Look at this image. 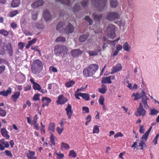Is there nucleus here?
<instances>
[{"label": "nucleus", "mask_w": 159, "mask_h": 159, "mask_svg": "<svg viewBox=\"0 0 159 159\" xmlns=\"http://www.w3.org/2000/svg\"><path fill=\"white\" fill-rule=\"evenodd\" d=\"M119 17V15L117 13L110 12L107 14L106 19L109 20H113L118 18Z\"/></svg>", "instance_id": "nucleus-7"}, {"label": "nucleus", "mask_w": 159, "mask_h": 159, "mask_svg": "<svg viewBox=\"0 0 159 159\" xmlns=\"http://www.w3.org/2000/svg\"><path fill=\"white\" fill-rule=\"evenodd\" d=\"M107 36L110 38L114 39L116 36L115 33V27L112 25H109L107 26Z\"/></svg>", "instance_id": "nucleus-5"}, {"label": "nucleus", "mask_w": 159, "mask_h": 159, "mask_svg": "<svg viewBox=\"0 0 159 159\" xmlns=\"http://www.w3.org/2000/svg\"><path fill=\"white\" fill-rule=\"evenodd\" d=\"M0 34H1L4 36H7L8 34V32L6 30L2 29L0 30Z\"/></svg>", "instance_id": "nucleus-50"}, {"label": "nucleus", "mask_w": 159, "mask_h": 159, "mask_svg": "<svg viewBox=\"0 0 159 159\" xmlns=\"http://www.w3.org/2000/svg\"><path fill=\"white\" fill-rule=\"evenodd\" d=\"M88 35L87 34L81 35L79 38L80 41L81 42H84L85 41L88 37Z\"/></svg>", "instance_id": "nucleus-42"}, {"label": "nucleus", "mask_w": 159, "mask_h": 159, "mask_svg": "<svg viewBox=\"0 0 159 159\" xmlns=\"http://www.w3.org/2000/svg\"><path fill=\"white\" fill-rule=\"evenodd\" d=\"M5 152L6 155L7 156L11 158H12L13 157V155L10 151L6 150L5 151Z\"/></svg>", "instance_id": "nucleus-59"}, {"label": "nucleus", "mask_w": 159, "mask_h": 159, "mask_svg": "<svg viewBox=\"0 0 159 159\" xmlns=\"http://www.w3.org/2000/svg\"><path fill=\"white\" fill-rule=\"evenodd\" d=\"M131 96L132 97H134V100L135 101L137 100L140 98V96L139 94L137 93H133L132 94Z\"/></svg>", "instance_id": "nucleus-43"}, {"label": "nucleus", "mask_w": 159, "mask_h": 159, "mask_svg": "<svg viewBox=\"0 0 159 159\" xmlns=\"http://www.w3.org/2000/svg\"><path fill=\"white\" fill-rule=\"evenodd\" d=\"M6 115V112L5 108L0 107V116L4 117Z\"/></svg>", "instance_id": "nucleus-39"}, {"label": "nucleus", "mask_w": 159, "mask_h": 159, "mask_svg": "<svg viewBox=\"0 0 159 159\" xmlns=\"http://www.w3.org/2000/svg\"><path fill=\"white\" fill-rule=\"evenodd\" d=\"M6 66L4 65L0 66V75L4 72L5 70Z\"/></svg>", "instance_id": "nucleus-57"}, {"label": "nucleus", "mask_w": 159, "mask_h": 159, "mask_svg": "<svg viewBox=\"0 0 159 159\" xmlns=\"http://www.w3.org/2000/svg\"><path fill=\"white\" fill-rule=\"evenodd\" d=\"M38 12L36 11H34L31 12L32 19L34 20H36L37 19Z\"/></svg>", "instance_id": "nucleus-33"}, {"label": "nucleus", "mask_w": 159, "mask_h": 159, "mask_svg": "<svg viewBox=\"0 0 159 159\" xmlns=\"http://www.w3.org/2000/svg\"><path fill=\"white\" fill-rule=\"evenodd\" d=\"M43 66V63L40 60H35L33 61L31 66V70L32 72L34 74L39 73L42 70Z\"/></svg>", "instance_id": "nucleus-2"}, {"label": "nucleus", "mask_w": 159, "mask_h": 159, "mask_svg": "<svg viewBox=\"0 0 159 159\" xmlns=\"http://www.w3.org/2000/svg\"><path fill=\"white\" fill-rule=\"evenodd\" d=\"M8 62L4 58H0V65L6 64L8 65Z\"/></svg>", "instance_id": "nucleus-53"}, {"label": "nucleus", "mask_w": 159, "mask_h": 159, "mask_svg": "<svg viewBox=\"0 0 159 159\" xmlns=\"http://www.w3.org/2000/svg\"><path fill=\"white\" fill-rule=\"evenodd\" d=\"M35 152L33 151H29L27 154V156L28 159H36V157L34 156Z\"/></svg>", "instance_id": "nucleus-27"}, {"label": "nucleus", "mask_w": 159, "mask_h": 159, "mask_svg": "<svg viewBox=\"0 0 159 159\" xmlns=\"http://www.w3.org/2000/svg\"><path fill=\"white\" fill-rule=\"evenodd\" d=\"M83 53V52L79 49H74L71 51L70 53L72 56L77 57L81 55Z\"/></svg>", "instance_id": "nucleus-17"}, {"label": "nucleus", "mask_w": 159, "mask_h": 159, "mask_svg": "<svg viewBox=\"0 0 159 159\" xmlns=\"http://www.w3.org/2000/svg\"><path fill=\"white\" fill-rule=\"evenodd\" d=\"M101 51V46L100 45H97L95 51L88 50L87 52L91 56H97L98 52Z\"/></svg>", "instance_id": "nucleus-8"}, {"label": "nucleus", "mask_w": 159, "mask_h": 159, "mask_svg": "<svg viewBox=\"0 0 159 159\" xmlns=\"http://www.w3.org/2000/svg\"><path fill=\"white\" fill-rule=\"evenodd\" d=\"M107 0H94L92 3L97 7L98 10L102 11L106 5Z\"/></svg>", "instance_id": "nucleus-4"}, {"label": "nucleus", "mask_w": 159, "mask_h": 159, "mask_svg": "<svg viewBox=\"0 0 159 159\" xmlns=\"http://www.w3.org/2000/svg\"><path fill=\"white\" fill-rule=\"evenodd\" d=\"M55 126V125L54 123H50L49 127V130L52 132H54Z\"/></svg>", "instance_id": "nucleus-37"}, {"label": "nucleus", "mask_w": 159, "mask_h": 159, "mask_svg": "<svg viewBox=\"0 0 159 159\" xmlns=\"http://www.w3.org/2000/svg\"><path fill=\"white\" fill-rule=\"evenodd\" d=\"M94 30L96 33H98L101 32L102 29H100L99 27L97 26V27H95L94 29Z\"/></svg>", "instance_id": "nucleus-56"}, {"label": "nucleus", "mask_w": 159, "mask_h": 159, "mask_svg": "<svg viewBox=\"0 0 159 159\" xmlns=\"http://www.w3.org/2000/svg\"><path fill=\"white\" fill-rule=\"evenodd\" d=\"M54 138V136L53 134H51L50 137V142L53 145L55 144Z\"/></svg>", "instance_id": "nucleus-55"}, {"label": "nucleus", "mask_w": 159, "mask_h": 159, "mask_svg": "<svg viewBox=\"0 0 159 159\" xmlns=\"http://www.w3.org/2000/svg\"><path fill=\"white\" fill-rule=\"evenodd\" d=\"M123 48L125 51L129 52L131 48V47L127 42H126L123 44Z\"/></svg>", "instance_id": "nucleus-34"}, {"label": "nucleus", "mask_w": 159, "mask_h": 159, "mask_svg": "<svg viewBox=\"0 0 159 159\" xmlns=\"http://www.w3.org/2000/svg\"><path fill=\"white\" fill-rule=\"evenodd\" d=\"M18 46L20 49L22 50L24 47V45L23 43L19 42L18 44Z\"/></svg>", "instance_id": "nucleus-63"}, {"label": "nucleus", "mask_w": 159, "mask_h": 159, "mask_svg": "<svg viewBox=\"0 0 159 159\" xmlns=\"http://www.w3.org/2000/svg\"><path fill=\"white\" fill-rule=\"evenodd\" d=\"M65 110L66 112L68 118L70 119L73 113V111L72 110L71 107L69 104H68L67 107L65 109Z\"/></svg>", "instance_id": "nucleus-14"}, {"label": "nucleus", "mask_w": 159, "mask_h": 159, "mask_svg": "<svg viewBox=\"0 0 159 159\" xmlns=\"http://www.w3.org/2000/svg\"><path fill=\"white\" fill-rule=\"evenodd\" d=\"M6 50L9 56H11L13 54V50L11 44H10L7 47Z\"/></svg>", "instance_id": "nucleus-22"}, {"label": "nucleus", "mask_w": 159, "mask_h": 159, "mask_svg": "<svg viewBox=\"0 0 159 159\" xmlns=\"http://www.w3.org/2000/svg\"><path fill=\"white\" fill-rule=\"evenodd\" d=\"M20 93L19 92H16L14 93V94L11 96V98L12 100L15 102L19 98L20 95Z\"/></svg>", "instance_id": "nucleus-24"}, {"label": "nucleus", "mask_w": 159, "mask_h": 159, "mask_svg": "<svg viewBox=\"0 0 159 159\" xmlns=\"http://www.w3.org/2000/svg\"><path fill=\"white\" fill-rule=\"evenodd\" d=\"M61 150L64 149L68 150L70 148V146L68 144L62 142L61 144Z\"/></svg>", "instance_id": "nucleus-36"}, {"label": "nucleus", "mask_w": 159, "mask_h": 159, "mask_svg": "<svg viewBox=\"0 0 159 159\" xmlns=\"http://www.w3.org/2000/svg\"><path fill=\"white\" fill-rule=\"evenodd\" d=\"M63 130V128H61L59 127H57V131L58 134H61Z\"/></svg>", "instance_id": "nucleus-61"}, {"label": "nucleus", "mask_w": 159, "mask_h": 159, "mask_svg": "<svg viewBox=\"0 0 159 159\" xmlns=\"http://www.w3.org/2000/svg\"><path fill=\"white\" fill-rule=\"evenodd\" d=\"M0 49V55H5L6 52L4 47L2 45Z\"/></svg>", "instance_id": "nucleus-52"}, {"label": "nucleus", "mask_w": 159, "mask_h": 159, "mask_svg": "<svg viewBox=\"0 0 159 159\" xmlns=\"http://www.w3.org/2000/svg\"><path fill=\"white\" fill-rule=\"evenodd\" d=\"M123 136V135L120 132H119L114 135V137L115 138H116L118 137H121Z\"/></svg>", "instance_id": "nucleus-62"}, {"label": "nucleus", "mask_w": 159, "mask_h": 159, "mask_svg": "<svg viewBox=\"0 0 159 159\" xmlns=\"http://www.w3.org/2000/svg\"><path fill=\"white\" fill-rule=\"evenodd\" d=\"M69 156L74 158H75L76 157V154L74 152V150H72L70 151L69 154Z\"/></svg>", "instance_id": "nucleus-49"}, {"label": "nucleus", "mask_w": 159, "mask_h": 159, "mask_svg": "<svg viewBox=\"0 0 159 159\" xmlns=\"http://www.w3.org/2000/svg\"><path fill=\"white\" fill-rule=\"evenodd\" d=\"M111 76H109L107 77L103 78L102 80V83L104 84H111L112 82L111 81Z\"/></svg>", "instance_id": "nucleus-26"}, {"label": "nucleus", "mask_w": 159, "mask_h": 159, "mask_svg": "<svg viewBox=\"0 0 159 159\" xmlns=\"http://www.w3.org/2000/svg\"><path fill=\"white\" fill-rule=\"evenodd\" d=\"M107 87L106 85H102L101 88L98 89V91L99 92L101 93L104 94L106 93L107 89Z\"/></svg>", "instance_id": "nucleus-35"}, {"label": "nucleus", "mask_w": 159, "mask_h": 159, "mask_svg": "<svg viewBox=\"0 0 159 159\" xmlns=\"http://www.w3.org/2000/svg\"><path fill=\"white\" fill-rule=\"evenodd\" d=\"M118 4L117 0H110V5L112 8H115Z\"/></svg>", "instance_id": "nucleus-29"}, {"label": "nucleus", "mask_w": 159, "mask_h": 159, "mask_svg": "<svg viewBox=\"0 0 159 159\" xmlns=\"http://www.w3.org/2000/svg\"><path fill=\"white\" fill-rule=\"evenodd\" d=\"M42 101L43 103L42 107H44L45 106H48L49 104L51 102V99L47 97H43L42 98Z\"/></svg>", "instance_id": "nucleus-15"}, {"label": "nucleus", "mask_w": 159, "mask_h": 159, "mask_svg": "<svg viewBox=\"0 0 159 159\" xmlns=\"http://www.w3.org/2000/svg\"><path fill=\"white\" fill-rule=\"evenodd\" d=\"M12 92V89L10 87L6 91L3 90L0 91V95L4 97H7L9 94H10Z\"/></svg>", "instance_id": "nucleus-20"}, {"label": "nucleus", "mask_w": 159, "mask_h": 159, "mask_svg": "<svg viewBox=\"0 0 159 159\" xmlns=\"http://www.w3.org/2000/svg\"><path fill=\"white\" fill-rule=\"evenodd\" d=\"M98 65L97 64H92L84 69L83 70L84 75L86 77L92 76L98 70Z\"/></svg>", "instance_id": "nucleus-1"}, {"label": "nucleus", "mask_w": 159, "mask_h": 159, "mask_svg": "<svg viewBox=\"0 0 159 159\" xmlns=\"http://www.w3.org/2000/svg\"><path fill=\"white\" fill-rule=\"evenodd\" d=\"M31 86L30 84H29L27 85L24 88V90L25 91H27L30 90L31 89Z\"/></svg>", "instance_id": "nucleus-58"}, {"label": "nucleus", "mask_w": 159, "mask_h": 159, "mask_svg": "<svg viewBox=\"0 0 159 159\" xmlns=\"http://www.w3.org/2000/svg\"><path fill=\"white\" fill-rule=\"evenodd\" d=\"M68 101L67 99L63 95H60L57 98L56 102L58 105H62L65 104Z\"/></svg>", "instance_id": "nucleus-9"}, {"label": "nucleus", "mask_w": 159, "mask_h": 159, "mask_svg": "<svg viewBox=\"0 0 159 159\" xmlns=\"http://www.w3.org/2000/svg\"><path fill=\"white\" fill-rule=\"evenodd\" d=\"M65 25V23L64 22H61L57 25L56 30L59 32H61L63 31V26Z\"/></svg>", "instance_id": "nucleus-21"}, {"label": "nucleus", "mask_w": 159, "mask_h": 159, "mask_svg": "<svg viewBox=\"0 0 159 159\" xmlns=\"http://www.w3.org/2000/svg\"><path fill=\"white\" fill-rule=\"evenodd\" d=\"M57 2H60L62 3L69 6L70 4V0H56Z\"/></svg>", "instance_id": "nucleus-41"}, {"label": "nucleus", "mask_w": 159, "mask_h": 159, "mask_svg": "<svg viewBox=\"0 0 159 159\" xmlns=\"http://www.w3.org/2000/svg\"><path fill=\"white\" fill-rule=\"evenodd\" d=\"M34 25H35V27L38 29H43L44 28V25L41 21H39L36 24H33V28L34 29Z\"/></svg>", "instance_id": "nucleus-25"}, {"label": "nucleus", "mask_w": 159, "mask_h": 159, "mask_svg": "<svg viewBox=\"0 0 159 159\" xmlns=\"http://www.w3.org/2000/svg\"><path fill=\"white\" fill-rule=\"evenodd\" d=\"M104 98L103 96H101L100 97L98 100V102L99 104L101 105H103L104 104Z\"/></svg>", "instance_id": "nucleus-48"}, {"label": "nucleus", "mask_w": 159, "mask_h": 159, "mask_svg": "<svg viewBox=\"0 0 159 159\" xmlns=\"http://www.w3.org/2000/svg\"><path fill=\"white\" fill-rule=\"evenodd\" d=\"M159 112V111H157L155 109H151L150 112L149 114L151 115H156Z\"/></svg>", "instance_id": "nucleus-47"}, {"label": "nucleus", "mask_w": 159, "mask_h": 159, "mask_svg": "<svg viewBox=\"0 0 159 159\" xmlns=\"http://www.w3.org/2000/svg\"><path fill=\"white\" fill-rule=\"evenodd\" d=\"M9 145L8 143L5 141L4 139L0 140V150L2 151L5 149V148H8Z\"/></svg>", "instance_id": "nucleus-10"}, {"label": "nucleus", "mask_w": 159, "mask_h": 159, "mask_svg": "<svg viewBox=\"0 0 159 159\" xmlns=\"http://www.w3.org/2000/svg\"><path fill=\"white\" fill-rule=\"evenodd\" d=\"M148 99L147 97H145L143 99L142 102L144 104V107L145 108H148L149 107L148 105L147 100Z\"/></svg>", "instance_id": "nucleus-40"}, {"label": "nucleus", "mask_w": 159, "mask_h": 159, "mask_svg": "<svg viewBox=\"0 0 159 159\" xmlns=\"http://www.w3.org/2000/svg\"><path fill=\"white\" fill-rule=\"evenodd\" d=\"M49 70L50 71H52L54 72H56L57 71V69L55 67L52 66L50 67H49Z\"/></svg>", "instance_id": "nucleus-60"}, {"label": "nucleus", "mask_w": 159, "mask_h": 159, "mask_svg": "<svg viewBox=\"0 0 159 159\" xmlns=\"http://www.w3.org/2000/svg\"><path fill=\"white\" fill-rule=\"evenodd\" d=\"M85 19L89 23V25L92 24L93 23V20L89 16H86L85 17Z\"/></svg>", "instance_id": "nucleus-54"}, {"label": "nucleus", "mask_w": 159, "mask_h": 159, "mask_svg": "<svg viewBox=\"0 0 159 159\" xmlns=\"http://www.w3.org/2000/svg\"><path fill=\"white\" fill-rule=\"evenodd\" d=\"M99 126L98 125H95L93 127V133L98 134L99 132Z\"/></svg>", "instance_id": "nucleus-46"}, {"label": "nucleus", "mask_w": 159, "mask_h": 159, "mask_svg": "<svg viewBox=\"0 0 159 159\" xmlns=\"http://www.w3.org/2000/svg\"><path fill=\"white\" fill-rule=\"evenodd\" d=\"M10 26L13 30L15 29L17 27V24L15 22L11 23L10 24Z\"/></svg>", "instance_id": "nucleus-64"}, {"label": "nucleus", "mask_w": 159, "mask_h": 159, "mask_svg": "<svg viewBox=\"0 0 159 159\" xmlns=\"http://www.w3.org/2000/svg\"><path fill=\"white\" fill-rule=\"evenodd\" d=\"M36 41L37 39L35 38H34L32 40L29 41L27 45L26 46V48L27 49L29 48L30 46L36 43Z\"/></svg>", "instance_id": "nucleus-32"}, {"label": "nucleus", "mask_w": 159, "mask_h": 159, "mask_svg": "<svg viewBox=\"0 0 159 159\" xmlns=\"http://www.w3.org/2000/svg\"><path fill=\"white\" fill-rule=\"evenodd\" d=\"M68 51L67 47L64 45H57L54 48L55 54L57 56H61L62 54L63 55L66 54Z\"/></svg>", "instance_id": "nucleus-3"}, {"label": "nucleus", "mask_w": 159, "mask_h": 159, "mask_svg": "<svg viewBox=\"0 0 159 159\" xmlns=\"http://www.w3.org/2000/svg\"><path fill=\"white\" fill-rule=\"evenodd\" d=\"M145 113L146 111L143 108L142 103H140L139 107L137 108V111L135 113V115L137 116H144Z\"/></svg>", "instance_id": "nucleus-6"}, {"label": "nucleus", "mask_w": 159, "mask_h": 159, "mask_svg": "<svg viewBox=\"0 0 159 159\" xmlns=\"http://www.w3.org/2000/svg\"><path fill=\"white\" fill-rule=\"evenodd\" d=\"M74 31V28L72 25L70 24H69L64 30L65 33L67 34H69L73 32Z\"/></svg>", "instance_id": "nucleus-16"}, {"label": "nucleus", "mask_w": 159, "mask_h": 159, "mask_svg": "<svg viewBox=\"0 0 159 159\" xmlns=\"http://www.w3.org/2000/svg\"><path fill=\"white\" fill-rule=\"evenodd\" d=\"M75 83L74 81L70 80L69 81L66 82L65 86L66 87L69 88L73 86Z\"/></svg>", "instance_id": "nucleus-28"}, {"label": "nucleus", "mask_w": 159, "mask_h": 159, "mask_svg": "<svg viewBox=\"0 0 159 159\" xmlns=\"http://www.w3.org/2000/svg\"><path fill=\"white\" fill-rule=\"evenodd\" d=\"M66 41V39L62 37H60L57 38L55 40L57 42H64Z\"/></svg>", "instance_id": "nucleus-45"}, {"label": "nucleus", "mask_w": 159, "mask_h": 159, "mask_svg": "<svg viewBox=\"0 0 159 159\" xmlns=\"http://www.w3.org/2000/svg\"><path fill=\"white\" fill-rule=\"evenodd\" d=\"M18 13V12L17 10L11 11L9 12L8 16L10 17H13L16 16Z\"/></svg>", "instance_id": "nucleus-38"}, {"label": "nucleus", "mask_w": 159, "mask_h": 159, "mask_svg": "<svg viewBox=\"0 0 159 159\" xmlns=\"http://www.w3.org/2000/svg\"><path fill=\"white\" fill-rule=\"evenodd\" d=\"M122 67L121 64L118 63L116 66H113L111 69V74H113L120 71L122 69Z\"/></svg>", "instance_id": "nucleus-12"}, {"label": "nucleus", "mask_w": 159, "mask_h": 159, "mask_svg": "<svg viewBox=\"0 0 159 159\" xmlns=\"http://www.w3.org/2000/svg\"><path fill=\"white\" fill-rule=\"evenodd\" d=\"M1 133L2 136L7 139H8L10 136L7 134V131L5 128H2L1 129Z\"/></svg>", "instance_id": "nucleus-23"}, {"label": "nucleus", "mask_w": 159, "mask_h": 159, "mask_svg": "<svg viewBox=\"0 0 159 159\" xmlns=\"http://www.w3.org/2000/svg\"><path fill=\"white\" fill-rule=\"evenodd\" d=\"M43 16L45 20L47 21L50 20L52 18L50 12L47 10H45L43 13Z\"/></svg>", "instance_id": "nucleus-13"}, {"label": "nucleus", "mask_w": 159, "mask_h": 159, "mask_svg": "<svg viewBox=\"0 0 159 159\" xmlns=\"http://www.w3.org/2000/svg\"><path fill=\"white\" fill-rule=\"evenodd\" d=\"M93 17L94 20L97 22L96 24L99 25V21L101 19L102 16V15L95 13L93 14Z\"/></svg>", "instance_id": "nucleus-19"}, {"label": "nucleus", "mask_w": 159, "mask_h": 159, "mask_svg": "<svg viewBox=\"0 0 159 159\" xmlns=\"http://www.w3.org/2000/svg\"><path fill=\"white\" fill-rule=\"evenodd\" d=\"M81 97L85 100L88 101L89 100V94L86 93H81Z\"/></svg>", "instance_id": "nucleus-44"}, {"label": "nucleus", "mask_w": 159, "mask_h": 159, "mask_svg": "<svg viewBox=\"0 0 159 159\" xmlns=\"http://www.w3.org/2000/svg\"><path fill=\"white\" fill-rule=\"evenodd\" d=\"M20 0H13L11 3V6L13 7H15L19 6L20 3Z\"/></svg>", "instance_id": "nucleus-30"}, {"label": "nucleus", "mask_w": 159, "mask_h": 159, "mask_svg": "<svg viewBox=\"0 0 159 159\" xmlns=\"http://www.w3.org/2000/svg\"><path fill=\"white\" fill-rule=\"evenodd\" d=\"M34 89L35 90L39 91V92L43 93H45L47 92L46 89H41L40 85L37 83H34V84L33 86Z\"/></svg>", "instance_id": "nucleus-11"}, {"label": "nucleus", "mask_w": 159, "mask_h": 159, "mask_svg": "<svg viewBox=\"0 0 159 159\" xmlns=\"http://www.w3.org/2000/svg\"><path fill=\"white\" fill-rule=\"evenodd\" d=\"M44 2L42 0H38L32 3L31 5L32 8H36L43 5Z\"/></svg>", "instance_id": "nucleus-18"}, {"label": "nucleus", "mask_w": 159, "mask_h": 159, "mask_svg": "<svg viewBox=\"0 0 159 159\" xmlns=\"http://www.w3.org/2000/svg\"><path fill=\"white\" fill-rule=\"evenodd\" d=\"M139 146L141 147L140 149L141 150H142L143 147H145L146 144L144 143V141H143V140H142L140 141L139 143Z\"/></svg>", "instance_id": "nucleus-51"}, {"label": "nucleus", "mask_w": 159, "mask_h": 159, "mask_svg": "<svg viewBox=\"0 0 159 159\" xmlns=\"http://www.w3.org/2000/svg\"><path fill=\"white\" fill-rule=\"evenodd\" d=\"M127 5L124 7V9L126 12H127L130 11V10L132 8L131 3L128 0L127 1Z\"/></svg>", "instance_id": "nucleus-31"}]
</instances>
